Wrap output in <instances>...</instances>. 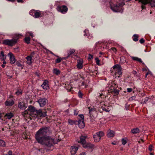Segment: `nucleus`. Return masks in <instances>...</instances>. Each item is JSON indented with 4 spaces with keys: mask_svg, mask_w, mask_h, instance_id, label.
Returning <instances> with one entry per match:
<instances>
[{
    "mask_svg": "<svg viewBox=\"0 0 155 155\" xmlns=\"http://www.w3.org/2000/svg\"><path fill=\"white\" fill-rule=\"evenodd\" d=\"M79 147V146H71L70 149L71 154L72 155L75 154L78 150Z\"/></svg>",
    "mask_w": 155,
    "mask_h": 155,
    "instance_id": "obj_17",
    "label": "nucleus"
},
{
    "mask_svg": "<svg viewBox=\"0 0 155 155\" xmlns=\"http://www.w3.org/2000/svg\"><path fill=\"white\" fill-rule=\"evenodd\" d=\"M139 41L140 43L143 44L144 43L145 40L143 38H142Z\"/></svg>",
    "mask_w": 155,
    "mask_h": 155,
    "instance_id": "obj_53",
    "label": "nucleus"
},
{
    "mask_svg": "<svg viewBox=\"0 0 155 155\" xmlns=\"http://www.w3.org/2000/svg\"><path fill=\"white\" fill-rule=\"evenodd\" d=\"M17 1L18 2L23 3V0H17Z\"/></svg>",
    "mask_w": 155,
    "mask_h": 155,
    "instance_id": "obj_61",
    "label": "nucleus"
},
{
    "mask_svg": "<svg viewBox=\"0 0 155 155\" xmlns=\"http://www.w3.org/2000/svg\"><path fill=\"white\" fill-rule=\"evenodd\" d=\"M92 70H91L90 69H88L87 71H86V72L88 74H91L92 72Z\"/></svg>",
    "mask_w": 155,
    "mask_h": 155,
    "instance_id": "obj_50",
    "label": "nucleus"
},
{
    "mask_svg": "<svg viewBox=\"0 0 155 155\" xmlns=\"http://www.w3.org/2000/svg\"><path fill=\"white\" fill-rule=\"evenodd\" d=\"M2 114H0V119L2 120H4L3 119V118H2Z\"/></svg>",
    "mask_w": 155,
    "mask_h": 155,
    "instance_id": "obj_60",
    "label": "nucleus"
},
{
    "mask_svg": "<svg viewBox=\"0 0 155 155\" xmlns=\"http://www.w3.org/2000/svg\"><path fill=\"white\" fill-rule=\"evenodd\" d=\"M133 40L135 41H138V36L137 35H134L133 38Z\"/></svg>",
    "mask_w": 155,
    "mask_h": 155,
    "instance_id": "obj_38",
    "label": "nucleus"
},
{
    "mask_svg": "<svg viewBox=\"0 0 155 155\" xmlns=\"http://www.w3.org/2000/svg\"><path fill=\"white\" fill-rule=\"evenodd\" d=\"M86 153L85 152H83L81 153L80 155H86Z\"/></svg>",
    "mask_w": 155,
    "mask_h": 155,
    "instance_id": "obj_59",
    "label": "nucleus"
},
{
    "mask_svg": "<svg viewBox=\"0 0 155 155\" xmlns=\"http://www.w3.org/2000/svg\"><path fill=\"white\" fill-rule=\"evenodd\" d=\"M47 101H48L47 99L45 98H41L38 99L37 101L41 107H43L45 106Z\"/></svg>",
    "mask_w": 155,
    "mask_h": 155,
    "instance_id": "obj_11",
    "label": "nucleus"
},
{
    "mask_svg": "<svg viewBox=\"0 0 155 155\" xmlns=\"http://www.w3.org/2000/svg\"><path fill=\"white\" fill-rule=\"evenodd\" d=\"M133 91L132 88H128L127 89V92L129 93H130Z\"/></svg>",
    "mask_w": 155,
    "mask_h": 155,
    "instance_id": "obj_52",
    "label": "nucleus"
},
{
    "mask_svg": "<svg viewBox=\"0 0 155 155\" xmlns=\"http://www.w3.org/2000/svg\"><path fill=\"white\" fill-rule=\"evenodd\" d=\"M88 109L90 119H91L92 120H94L97 117V113L94 108L89 107Z\"/></svg>",
    "mask_w": 155,
    "mask_h": 155,
    "instance_id": "obj_8",
    "label": "nucleus"
},
{
    "mask_svg": "<svg viewBox=\"0 0 155 155\" xmlns=\"http://www.w3.org/2000/svg\"><path fill=\"white\" fill-rule=\"evenodd\" d=\"M49 81L47 80L44 81L43 83L41 85V87L44 89L48 90L49 88Z\"/></svg>",
    "mask_w": 155,
    "mask_h": 155,
    "instance_id": "obj_16",
    "label": "nucleus"
},
{
    "mask_svg": "<svg viewBox=\"0 0 155 155\" xmlns=\"http://www.w3.org/2000/svg\"><path fill=\"white\" fill-rule=\"evenodd\" d=\"M14 101L13 99L7 98L5 102V106L7 107H11L14 104Z\"/></svg>",
    "mask_w": 155,
    "mask_h": 155,
    "instance_id": "obj_13",
    "label": "nucleus"
},
{
    "mask_svg": "<svg viewBox=\"0 0 155 155\" xmlns=\"http://www.w3.org/2000/svg\"><path fill=\"white\" fill-rule=\"evenodd\" d=\"M25 41L27 44H29L30 41V38L29 37H26L25 38Z\"/></svg>",
    "mask_w": 155,
    "mask_h": 155,
    "instance_id": "obj_39",
    "label": "nucleus"
},
{
    "mask_svg": "<svg viewBox=\"0 0 155 155\" xmlns=\"http://www.w3.org/2000/svg\"><path fill=\"white\" fill-rule=\"evenodd\" d=\"M3 155H16L15 154H12V151L11 150L8 151L7 153H4Z\"/></svg>",
    "mask_w": 155,
    "mask_h": 155,
    "instance_id": "obj_41",
    "label": "nucleus"
},
{
    "mask_svg": "<svg viewBox=\"0 0 155 155\" xmlns=\"http://www.w3.org/2000/svg\"><path fill=\"white\" fill-rule=\"evenodd\" d=\"M35 54L34 52H32L30 55L27 56L26 57V59L27 60V64L29 65L31 64L32 63V58L33 57V55Z\"/></svg>",
    "mask_w": 155,
    "mask_h": 155,
    "instance_id": "obj_14",
    "label": "nucleus"
},
{
    "mask_svg": "<svg viewBox=\"0 0 155 155\" xmlns=\"http://www.w3.org/2000/svg\"><path fill=\"white\" fill-rule=\"evenodd\" d=\"M68 56H67L66 57H63L62 58H61V61H62L64 59V60L66 59H68Z\"/></svg>",
    "mask_w": 155,
    "mask_h": 155,
    "instance_id": "obj_57",
    "label": "nucleus"
},
{
    "mask_svg": "<svg viewBox=\"0 0 155 155\" xmlns=\"http://www.w3.org/2000/svg\"><path fill=\"white\" fill-rule=\"evenodd\" d=\"M140 130L138 128H133L131 129V132L133 134H136L140 132Z\"/></svg>",
    "mask_w": 155,
    "mask_h": 155,
    "instance_id": "obj_27",
    "label": "nucleus"
},
{
    "mask_svg": "<svg viewBox=\"0 0 155 155\" xmlns=\"http://www.w3.org/2000/svg\"><path fill=\"white\" fill-rule=\"evenodd\" d=\"M0 146L2 147H5L6 146L5 142L2 140L0 139Z\"/></svg>",
    "mask_w": 155,
    "mask_h": 155,
    "instance_id": "obj_34",
    "label": "nucleus"
},
{
    "mask_svg": "<svg viewBox=\"0 0 155 155\" xmlns=\"http://www.w3.org/2000/svg\"><path fill=\"white\" fill-rule=\"evenodd\" d=\"M28 106V104L24 101L19 99L18 100V107L21 110H25Z\"/></svg>",
    "mask_w": 155,
    "mask_h": 155,
    "instance_id": "obj_9",
    "label": "nucleus"
},
{
    "mask_svg": "<svg viewBox=\"0 0 155 155\" xmlns=\"http://www.w3.org/2000/svg\"><path fill=\"white\" fill-rule=\"evenodd\" d=\"M110 8L114 11L115 12H120L122 13L123 12V9L120 6V4H113L110 5Z\"/></svg>",
    "mask_w": 155,
    "mask_h": 155,
    "instance_id": "obj_7",
    "label": "nucleus"
},
{
    "mask_svg": "<svg viewBox=\"0 0 155 155\" xmlns=\"http://www.w3.org/2000/svg\"><path fill=\"white\" fill-rule=\"evenodd\" d=\"M110 93V90L109 91L108 90H107L106 91H103L101 94H100V96L101 97H102L101 96L102 95H104L105 97H106Z\"/></svg>",
    "mask_w": 155,
    "mask_h": 155,
    "instance_id": "obj_25",
    "label": "nucleus"
},
{
    "mask_svg": "<svg viewBox=\"0 0 155 155\" xmlns=\"http://www.w3.org/2000/svg\"><path fill=\"white\" fill-rule=\"evenodd\" d=\"M23 94V91L20 88H18L16 89V91L15 93V94L17 96L21 97Z\"/></svg>",
    "mask_w": 155,
    "mask_h": 155,
    "instance_id": "obj_24",
    "label": "nucleus"
},
{
    "mask_svg": "<svg viewBox=\"0 0 155 155\" xmlns=\"http://www.w3.org/2000/svg\"><path fill=\"white\" fill-rule=\"evenodd\" d=\"M83 61L82 59H81L77 61L76 66L77 68L79 69H82L83 68Z\"/></svg>",
    "mask_w": 155,
    "mask_h": 155,
    "instance_id": "obj_18",
    "label": "nucleus"
},
{
    "mask_svg": "<svg viewBox=\"0 0 155 155\" xmlns=\"http://www.w3.org/2000/svg\"><path fill=\"white\" fill-rule=\"evenodd\" d=\"M141 3V8L142 10L146 8L145 5L149 4L152 7H155V1L152 0H139Z\"/></svg>",
    "mask_w": 155,
    "mask_h": 155,
    "instance_id": "obj_4",
    "label": "nucleus"
},
{
    "mask_svg": "<svg viewBox=\"0 0 155 155\" xmlns=\"http://www.w3.org/2000/svg\"><path fill=\"white\" fill-rule=\"evenodd\" d=\"M113 68L115 70V78L116 77H118V78L120 77L122 74V68L121 66L119 64H117L113 66Z\"/></svg>",
    "mask_w": 155,
    "mask_h": 155,
    "instance_id": "obj_5",
    "label": "nucleus"
},
{
    "mask_svg": "<svg viewBox=\"0 0 155 155\" xmlns=\"http://www.w3.org/2000/svg\"><path fill=\"white\" fill-rule=\"evenodd\" d=\"M50 131L48 127L40 128L35 134V139L37 142L50 148L54 144V139L49 136Z\"/></svg>",
    "mask_w": 155,
    "mask_h": 155,
    "instance_id": "obj_1",
    "label": "nucleus"
},
{
    "mask_svg": "<svg viewBox=\"0 0 155 155\" xmlns=\"http://www.w3.org/2000/svg\"><path fill=\"white\" fill-rule=\"evenodd\" d=\"M98 73V71L97 70H93L91 74L90 75L92 76H96Z\"/></svg>",
    "mask_w": 155,
    "mask_h": 155,
    "instance_id": "obj_37",
    "label": "nucleus"
},
{
    "mask_svg": "<svg viewBox=\"0 0 155 155\" xmlns=\"http://www.w3.org/2000/svg\"><path fill=\"white\" fill-rule=\"evenodd\" d=\"M79 110L77 109H75L74 110V114L75 115H77L78 113Z\"/></svg>",
    "mask_w": 155,
    "mask_h": 155,
    "instance_id": "obj_48",
    "label": "nucleus"
},
{
    "mask_svg": "<svg viewBox=\"0 0 155 155\" xmlns=\"http://www.w3.org/2000/svg\"><path fill=\"white\" fill-rule=\"evenodd\" d=\"M94 145L90 143H86L83 145L84 148L93 150L94 147Z\"/></svg>",
    "mask_w": 155,
    "mask_h": 155,
    "instance_id": "obj_15",
    "label": "nucleus"
},
{
    "mask_svg": "<svg viewBox=\"0 0 155 155\" xmlns=\"http://www.w3.org/2000/svg\"><path fill=\"white\" fill-rule=\"evenodd\" d=\"M116 88H113V89H110V92L111 93L112 92H114V93L118 95L119 93V91Z\"/></svg>",
    "mask_w": 155,
    "mask_h": 155,
    "instance_id": "obj_32",
    "label": "nucleus"
},
{
    "mask_svg": "<svg viewBox=\"0 0 155 155\" xmlns=\"http://www.w3.org/2000/svg\"><path fill=\"white\" fill-rule=\"evenodd\" d=\"M84 35H86V36H87L88 37L87 38H88L89 39H91V38L92 37V36H91L90 35H89L88 36V30H87V29H85L84 31Z\"/></svg>",
    "mask_w": 155,
    "mask_h": 155,
    "instance_id": "obj_36",
    "label": "nucleus"
},
{
    "mask_svg": "<svg viewBox=\"0 0 155 155\" xmlns=\"http://www.w3.org/2000/svg\"><path fill=\"white\" fill-rule=\"evenodd\" d=\"M35 74L36 76H38V77H40V74L38 72H35Z\"/></svg>",
    "mask_w": 155,
    "mask_h": 155,
    "instance_id": "obj_55",
    "label": "nucleus"
},
{
    "mask_svg": "<svg viewBox=\"0 0 155 155\" xmlns=\"http://www.w3.org/2000/svg\"><path fill=\"white\" fill-rule=\"evenodd\" d=\"M131 58L134 61H136L139 62L143 64H144V63L142 61L141 59L137 57H131Z\"/></svg>",
    "mask_w": 155,
    "mask_h": 155,
    "instance_id": "obj_29",
    "label": "nucleus"
},
{
    "mask_svg": "<svg viewBox=\"0 0 155 155\" xmlns=\"http://www.w3.org/2000/svg\"><path fill=\"white\" fill-rule=\"evenodd\" d=\"M149 98H148V97H146L144 98L143 100V103L144 104H146Z\"/></svg>",
    "mask_w": 155,
    "mask_h": 155,
    "instance_id": "obj_46",
    "label": "nucleus"
},
{
    "mask_svg": "<svg viewBox=\"0 0 155 155\" xmlns=\"http://www.w3.org/2000/svg\"><path fill=\"white\" fill-rule=\"evenodd\" d=\"M16 65L18 67H22V64L19 61H17L16 63Z\"/></svg>",
    "mask_w": 155,
    "mask_h": 155,
    "instance_id": "obj_49",
    "label": "nucleus"
},
{
    "mask_svg": "<svg viewBox=\"0 0 155 155\" xmlns=\"http://www.w3.org/2000/svg\"><path fill=\"white\" fill-rule=\"evenodd\" d=\"M78 116L80 118H79L80 120H84V116L83 114H79L78 115Z\"/></svg>",
    "mask_w": 155,
    "mask_h": 155,
    "instance_id": "obj_44",
    "label": "nucleus"
},
{
    "mask_svg": "<svg viewBox=\"0 0 155 155\" xmlns=\"http://www.w3.org/2000/svg\"><path fill=\"white\" fill-rule=\"evenodd\" d=\"M57 10L58 12H61V13H65L67 12L68 8L65 5L58 6Z\"/></svg>",
    "mask_w": 155,
    "mask_h": 155,
    "instance_id": "obj_10",
    "label": "nucleus"
},
{
    "mask_svg": "<svg viewBox=\"0 0 155 155\" xmlns=\"http://www.w3.org/2000/svg\"><path fill=\"white\" fill-rule=\"evenodd\" d=\"M7 98H9V99H14V96L10 94L8 95V97Z\"/></svg>",
    "mask_w": 155,
    "mask_h": 155,
    "instance_id": "obj_51",
    "label": "nucleus"
},
{
    "mask_svg": "<svg viewBox=\"0 0 155 155\" xmlns=\"http://www.w3.org/2000/svg\"><path fill=\"white\" fill-rule=\"evenodd\" d=\"M95 60L96 61V64L98 65H100V60L98 58H95Z\"/></svg>",
    "mask_w": 155,
    "mask_h": 155,
    "instance_id": "obj_40",
    "label": "nucleus"
},
{
    "mask_svg": "<svg viewBox=\"0 0 155 155\" xmlns=\"http://www.w3.org/2000/svg\"><path fill=\"white\" fill-rule=\"evenodd\" d=\"M104 136V134L102 131H99L97 132L93 135L94 140L95 142H98L100 140L102 137Z\"/></svg>",
    "mask_w": 155,
    "mask_h": 155,
    "instance_id": "obj_6",
    "label": "nucleus"
},
{
    "mask_svg": "<svg viewBox=\"0 0 155 155\" xmlns=\"http://www.w3.org/2000/svg\"><path fill=\"white\" fill-rule=\"evenodd\" d=\"M61 61V59L60 58H59L55 60V64H57L60 63Z\"/></svg>",
    "mask_w": 155,
    "mask_h": 155,
    "instance_id": "obj_42",
    "label": "nucleus"
},
{
    "mask_svg": "<svg viewBox=\"0 0 155 155\" xmlns=\"http://www.w3.org/2000/svg\"><path fill=\"white\" fill-rule=\"evenodd\" d=\"M29 34V35L30 36H31V37H33V34L32 33H31V32H28V33H27V35H28Z\"/></svg>",
    "mask_w": 155,
    "mask_h": 155,
    "instance_id": "obj_56",
    "label": "nucleus"
},
{
    "mask_svg": "<svg viewBox=\"0 0 155 155\" xmlns=\"http://www.w3.org/2000/svg\"><path fill=\"white\" fill-rule=\"evenodd\" d=\"M87 138L86 135H81L80 137V143L83 145L84 144L86 143V139Z\"/></svg>",
    "mask_w": 155,
    "mask_h": 155,
    "instance_id": "obj_23",
    "label": "nucleus"
},
{
    "mask_svg": "<svg viewBox=\"0 0 155 155\" xmlns=\"http://www.w3.org/2000/svg\"><path fill=\"white\" fill-rule=\"evenodd\" d=\"M136 98V96H132L131 97H130L129 99V100L130 101H132L133 100H135Z\"/></svg>",
    "mask_w": 155,
    "mask_h": 155,
    "instance_id": "obj_47",
    "label": "nucleus"
},
{
    "mask_svg": "<svg viewBox=\"0 0 155 155\" xmlns=\"http://www.w3.org/2000/svg\"><path fill=\"white\" fill-rule=\"evenodd\" d=\"M14 117V114L12 112H9L6 113L4 116V117L6 119H10Z\"/></svg>",
    "mask_w": 155,
    "mask_h": 155,
    "instance_id": "obj_20",
    "label": "nucleus"
},
{
    "mask_svg": "<svg viewBox=\"0 0 155 155\" xmlns=\"http://www.w3.org/2000/svg\"><path fill=\"white\" fill-rule=\"evenodd\" d=\"M149 150L150 152H151L153 150V146L152 145L149 146Z\"/></svg>",
    "mask_w": 155,
    "mask_h": 155,
    "instance_id": "obj_54",
    "label": "nucleus"
},
{
    "mask_svg": "<svg viewBox=\"0 0 155 155\" xmlns=\"http://www.w3.org/2000/svg\"><path fill=\"white\" fill-rule=\"evenodd\" d=\"M21 36H22V35L20 34H16L14 35L13 38L11 39H6L3 40L2 43L5 45L12 47L17 43L18 40Z\"/></svg>",
    "mask_w": 155,
    "mask_h": 155,
    "instance_id": "obj_3",
    "label": "nucleus"
},
{
    "mask_svg": "<svg viewBox=\"0 0 155 155\" xmlns=\"http://www.w3.org/2000/svg\"><path fill=\"white\" fill-rule=\"evenodd\" d=\"M3 64H6V61H5V60H3Z\"/></svg>",
    "mask_w": 155,
    "mask_h": 155,
    "instance_id": "obj_64",
    "label": "nucleus"
},
{
    "mask_svg": "<svg viewBox=\"0 0 155 155\" xmlns=\"http://www.w3.org/2000/svg\"><path fill=\"white\" fill-rule=\"evenodd\" d=\"M111 144L113 145H116V143H114V142H112L111 143Z\"/></svg>",
    "mask_w": 155,
    "mask_h": 155,
    "instance_id": "obj_63",
    "label": "nucleus"
},
{
    "mask_svg": "<svg viewBox=\"0 0 155 155\" xmlns=\"http://www.w3.org/2000/svg\"><path fill=\"white\" fill-rule=\"evenodd\" d=\"M6 55H5L4 54V52L1 51L0 53V59L2 60H4L6 59Z\"/></svg>",
    "mask_w": 155,
    "mask_h": 155,
    "instance_id": "obj_26",
    "label": "nucleus"
},
{
    "mask_svg": "<svg viewBox=\"0 0 155 155\" xmlns=\"http://www.w3.org/2000/svg\"><path fill=\"white\" fill-rule=\"evenodd\" d=\"M78 96L80 98H83V94L79 91L78 93Z\"/></svg>",
    "mask_w": 155,
    "mask_h": 155,
    "instance_id": "obj_43",
    "label": "nucleus"
},
{
    "mask_svg": "<svg viewBox=\"0 0 155 155\" xmlns=\"http://www.w3.org/2000/svg\"><path fill=\"white\" fill-rule=\"evenodd\" d=\"M121 142H122V144L124 145H125L127 143L126 140L124 138H123L122 139Z\"/></svg>",
    "mask_w": 155,
    "mask_h": 155,
    "instance_id": "obj_45",
    "label": "nucleus"
},
{
    "mask_svg": "<svg viewBox=\"0 0 155 155\" xmlns=\"http://www.w3.org/2000/svg\"><path fill=\"white\" fill-rule=\"evenodd\" d=\"M30 112L33 117L39 118V117H44L46 116V112L43 111L41 109L37 110L35 107L31 105L28 106L27 109L25 110L22 112L23 115H25L28 114V112Z\"/></svg>",
    "mask_w": 155,
    "mask_h": 155,
    "instance_id": "obj_2",
    "label": "nucleus"
},
{
    "mask_svg": "<svg viewBox=\"0 0 155 155\" xmlns=\"http://www.w3.org/2000/svg\"><path fill=\"white\" fill-rule=\"evenodd\" d=\"M107 135L108 138L113 137L115 135V132L113 130H108L107 131Z\"/></svg>",
    "mask_w": 155,
    "mask_h": 155,
    "instance_id": "obj_21",
    "label": "nucleus"
},
{
    "mask_svg": "<svg viewBox=\"0 0 155 155\" xmlns=\"http://www.w3.org/2000/svg\"><path fill=\"white\" fill-rule=\"evenodd\" d=\"M93 56L92 55H91V54H89V58L91 59H93Z\"/></svg>",
    "mask_w": 155,
    "mask_h": 155,
    "instance_id": "obj_58",
    "label": "nucleus"
},
{
    "mask_svg": "<svg viewBox=\"0 0 155 155\" xmlns=\"http://www.w3.org/2000/svg\"><path fill=\"white\" fill-rule=\"evenodd\" d=\"M112 50H113L114 51H116V48H112Z\"/></svg>",
    "mask_w": 155,
    "mask_h": 155,
    "instance_id": "obj_62",
    "label": "nucleus"
},
{
    "mask_svg": "<svg viewBox=\"0 0 155 155\" xmlns=\"http://www.w3.org/2000/svg\"><path fill=\"white\" fill-rule=\"evenodd\" d=\"M77 124H78L79 127L80 128H83L85 126L84 120H80L79 119L78 121H77Z\"/></svg>",
    "mask_w": 155,
    "mask_h": 155,
    "instance_id": "obj_22",
    "label": "nucleus"
},
{
    "mask_svg": "<svg viewBox=\"0 0 155 155\" xmlns=\"http://www.w3.org/2000/svg\"><path fill=\"white\" fill-rule=\"evenodd\" d=\"M8 55L9 57V59L11 61L10 62L11 64H14L16 61V59L13 54L11 52H9L8 54Z\"/></svg>",
    "mask_w": 155,
    "mask_h": 155,
    "instance_id": "obj_19",
    "label": "nucleus"
},
{
    "mask_svg": "<svg viewBox=\"0 0 155 155\" xmlns=\"http://www.w3.org/2000/svg\"><path fill=\"white\" fill-rule=\"evenodd\" d=\"M108 87H109L110 89L111 88L113 89V88H117V87H116L117 84L114 82H112L111 84H108Z\"/></svg>",
    "mask_w": 155,
    "mask_h": 155,
    "instance_id": "obj_28",
    "label": "nucleus"
},
{
    "mask_svg": "<svg viewBox=\"0 0 155 155\" xmlns=\"http://www.w3.org/2000/svg\"><path fill=\"white\" fill-rule=\"evenodd\" d=\"M68 123L71 125L76 124L77 123V121L71 119H69L68 121Z\"/></svg>",
    "mask_w": 155,
    "mask_h": 155,
    "instance_id": "obj_31",
    "label": "nucleus"
},
{
    "mask_svg": "<svg viewBox=\"0 0 155 155\" xmlns=\"http://www.w3.org/2000/svg\"><path fill=\"white\" fill-rule=\"evenodd\" d=\"M108 106L105 105V104H104V106H102L101 107V108L102 109V110L106 111V112H108L109 111V110H108L107 109Z\"/></svg>",
    "mask_w": 155,
    "mask_h": 155,
    "instance_id": "obj_35",
    "label": "nucleus"
},
{
    "mask_svg": "<svg viewBox=\"0 0 155 155\" xmlns=\"http://www.w3.org/2000/svg\"><path fill=\"white\" fill-rule=\"evenodd\" d=\"M75 50L74 49H71L67 51L68 56V57H71V55L74 53Z\"/></svg>",
    "mask_w": 155,
    "mask_h": 155,
    "instance_id": "obj_30",
    "label": "nucleus"
},
{
    "mask_svg": "<svg viewBox=\"0 0 155 155\" xmlns=\"http://www.w3.org/2000/svg\"><path fill=\"white\" fill-rule=\"evenodd\" d=\"M30 15L35 17V18H38L41 17L40 12H36L35 10L31 11L29 12Z\"/></svg>",
    "mask_w": 155,
    "mask_h": 155,
    "instance_id": "obj_12",
    "label": "nucleus"
},
{
    "mask_svg": "<svg viewBox=\"0 0 155 155\" xmlns=\"http://www.w3.org/2000/svg\"><path fill=\"white\" fill-rule=\"evenodd\" d=\"M53 72L56 75H58L60 74L61 71L59 70L56 68H55L53 69Z\"/></svg>",
    "mask_w": 155,
    "mask_h": 155,
    "instance_id": "obj_33",
    "label": "nucleus"
}]
</instances>
